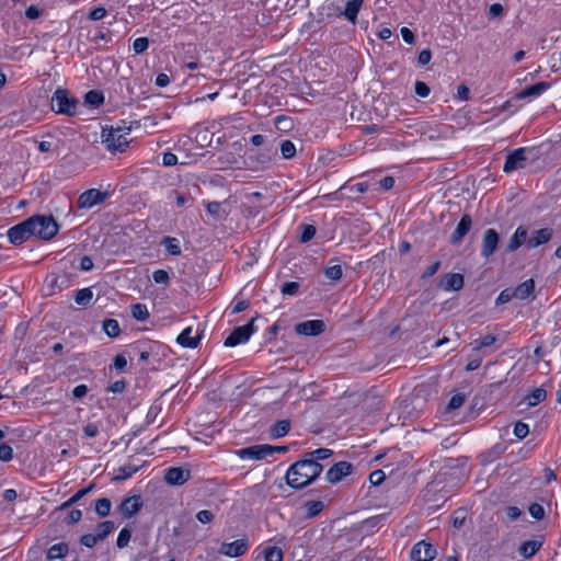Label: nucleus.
I'll return each instance as SVG.
<instances>
[{
	"label": "nucleus",
	"mask_w": 561,
	"mask_h": 561,
	"mask_svg": "<svg viewBox=\"0 0 561 561\" xmlns=\"http://www.w3.org/2000/svg\"><path fill=\"white\" fill-rule=\"evenodd\" d=\"M237 454L242 459L261 460L273 456L274 449L272 445L262 444L239 449Z\"/></svg>",
	"instance_id": "6e6552de"
},
{
	"label": "nucleus",
	"mask_w": 561,
	"mask_h": 561,
	"mask_svg": "<svg viewBox=\"0 0 561 561\" xmlns=\"http://www.w3.org/2000/svg\"><path fill=\"white\" fill-rule=\"evenodd\" d=\"M513 288L503 289L496 298V305H504L515 298Z\"/></svg>",
	"instance_id": "3c124183"
},
{
	"label": "nucleus",
	"mask_w": 561,
	"mask_h": 561,
	"mask_svg": "<svg viewBox=\"0 0 561 561\" xmlns=\"http://www.w3.org/2000/svg\"><path fill=\"white\" fill-rule=\"evenodd\" d=\"M410 557L413 561H432L436 557V549L422 540L413 546Z\"/></svg>",
	"instance_id": "9d476101"
},
{
	"label": "nucleus",
	"mask_w": 561,
	"mask_h": 561,
	"mask_svg": "<svg viewBox=\"0 0 561 561\" xmlns=\"http://www.w3.org/2000/svg\"><path fill=\"white\" fill-rule=\"evenodd\" d=\"M131 317L138 321H146L149 318V311L146 305L135 304L130 307Z\"/></svg>",
	"instance_id": "72a5a7b5"
},
{
	"label": "nucleus",
	"mask_w": 561,
	"mask_h": 561,
	"mask_svg": "<svg viewBox=\"0 0 561 561\" xmlns=\"http://www.w3.org/2000/svg\"><path fill=\"white\" fill-rule=\"evenodd\" d=\"M504 13V8L501 3H493L489 8V15L491 18H501Z\"/></svg>",
	"instance_id": "338daca9"
},
{
	"label": "nucleus",
	"mask_w": 561,
	"mask_h": 561,
	"mask_svg": "<svg viewBox=\"0 0 561 561\" xmlns=\"http://www.w3.org/2000/svg\"><path fill=\"white\" fill-rule=\"evenodd\" d=\"M103 330L110 337H116L121 333V328L115 319H106L103 322Z\"/></svg>",
	"instance_id": "4c0bfd02"
},
{
	"label": "nucleus",
	"mask_w": 561,
	"mask_h": 561,
	"mask_svg": "<svg viewBox=\"0 0 561 561\" xmlns=\"http://www.w3.org/2000/svg\"><path fill=\"white\" fill-rule=\"evenodd\" d=\"M414 91L421 98L428 96V94L431 92L430 87L425 82H423V81H416L415 82Z\"/></svg>",
	"instance_id": "13d9d810"
},
{
	"label": "nucleus",
	"mask_w": 561,
	"mask_h": 561,
	"mask_svg": "<svg viewBox=\"0 0 561 561\" xmlns=\"http://www.w3.org/2000/svg\"><path fill=\"white\" fill-rule=\"evenodd\" d=\"M264 561H283L284 552L279 547L267 546L261 552Z\"/></svg>",
	"instance_id": "bb28decb"
},
{
	"label": "nucleus",
	"mask_w": 561,
	"mask_h": 561,
	"mask_svg": "<svg viewBox=\"0 0 561 561\" xmlns=\"http://www.w3.org/2000/svg\"><path fill=\"white\" fill-rule=\"evenodd\" d=\"M190 470L171 467L165 470L164 480L170 485H182L190 479Z\"/></svg>",
	"instance_id": "f3484780"
},
{
	"label": "nucleus",
	"mask_w": 561,
	"mask_h": 561,
	"mask_svg": "<svg viewBox=\"0 0 561 561\" xmlns=\"http://www.w3.org/2000/svg\"><path fill=\"white\" fill-rule=\"evenodd\" d=\"M499 242L500 236L497 231L493 228L486 229L482 238L481 256L489 259L493 255L497 249Z\"/></svg>",
	"instance_id": "1a4fd4ad"
},
{
	"label": "nucleus",
	"mask_w": 561,
	"mask_h": 561,
	"mask_svg": "<svg viewBox=\"0 0 561 561\" xmlns=\"http://www.w3.org/2000/svg\"><path fill=\"white\" fill-rule=\"evenodd\" d=\"M111 501L106 497L100 499L95 502V512L100 517H106L111 512Z\"/></svg>",
	"instance_id": "ea45409f"
},
{
	"label": "nucleus",
	"mask_w": 561,
	"mask_h": 561,
	"mask_svg": "<svg viewBox=\"0 0 561 561\" xmlns=\"http://www.w3.org/2000/svg\"><path fill=\"white\" fill-rule=\"evenodd\" d=\"M280 153L284 159H291L296 156V147L293 141L284 140L280 146Z\"/></svg>",
	"instance_id": "37998d69"
},
{
	"label": "nucleus",
	"mask_w": 561,
	"mask_h": 561,
	"mask_svg": "<svg viewBox=\"0 0 561 561\" xmlns=\"http://www.w3.org/2000/svg\"><path fill=\"white\" fill-rule=\"evenodd\" d=\"M528 152L529 149L527 148H518L508 152L503 165V171L505 173H511L513 171L524 169L526 167Z\"/></svg>",
	"instance_id": "423d86ee"
},
{
	"label": "nucleus",
	"mask_w": 561,
	"mask_h": 561,
	"mask_svg": "<svg viewBox=\"0 0 561 561\" xmlns=\"http://www.w3.org/2000/svg\"><path fill=\"white\" fill-rule=\"evenodd\" d=\"M139 466L135 465H125L118 469V474L114 478L115 481H124L129 479L133 474H135L139 470Z\"/></svg>",
	"instance_id": "c9c22d12"
},
{
	"label": "nucleus",
	"mask_w": 561,
	"mask_h": 561,
	"mask_svg": "<svg viewBox=\"0 0 561 561\" xmlns=\"http://www.w3.org/2000/svg\"><path fill=\"white\" fill-rule=\"evenodd\" d=\"M101 139L105 147L112 151H124L128 146L126 134H123L121 128H103Z\"/></svg>",
	"instance_id": "20e7f679"
},
{
	"label": "nucleus",
	"mask_w": 561,
	"mask_h": 561,
	"mask_svg": "<svg viewBox=\"0 0 561 561\" xmlns=\"http://www.w3.org/2000/svg\"><path fill=\"white\" fill-rule=\"evenodd\" d=\"M432 59V51L426 48L420 51L417 62L420 66H426Z\"/></svg>",
	"instance_id": "e2e57ef3"
},
{
	"label": "nucleus",
	"mask_w": 561,
	"mask_h": 561,
	"mask_svg": "<svg viewBox=\"0 0 561 561\" xmlns=\"http://www.w3.org/2000/svg\"><path fill=\"white\" fill-rule=\"evenodd\" d=\"M472 226V219L469 215H463L458 222L455 231L450 236L451 244H457L461 241V239L470 231Z\"/></svg>",
	"instance_id": "6ab92c4d"
},
{
	"label": "nucleus",
	"mask_w": 561,
	"mask_h": 561,
	"mask_svg": "<svg viewBox=\"0 0 561 561\" xmlns=\"http://www.w3.org/2000/svg\"><path fill=\"white\" fill-rule=\"evenodd\" d=\"M528 511L529 514L537 520H540L545 517V508L538 503H533Z\"/></svg>",
	"instance_id": "864d4df0"
},
{
	"label": "nucleus",
	"mask_w": 561,
	"mask_h": 561,
	"mask_svg": "<svg viewBox=\"0 0 561 561\" xmlns=\"http://www.w3.org/2000/svg\"><path fill=\"white\" fill-rule=\"evenodd\" d=\"M325 329L322 320H308L296 324L295 331L300 335L317 336Z\"/></svg>",
	"instance_id": "4468645a"
},
{
	"label": "nucleus",
	"mask_w": 561,
	"mask_h": 561,
	"mask_svg": "<svg viewBox=\"0 0 561 561\" xmlns=\"http://www.w3.org/2000/svg\"><path fill=\"white\" fill-rule=\"evenodd\" d=\"M386 479V474L382 470H375L369 474V481L373 485H379Z\"/></svg>",
	"instance_id": "bf43d9fd"
},
{
	"label": "nucleus",
	"mask_w": 561,
	"mask_h": 561,
	"mask_svg": "<svg viewBox=\"0 0 561 561\" xmlns=\"http://www.w3.org/2000/svg\"><path fill=\"white\" fill-rule=\"evenodd\" d=\"M276 156V149L273 145L265 148L262 152H256L250 156L249 159L252 161L255 169H267L273 162V158Z\"/></svg>",
	"instance_id": "2eb2a0df"
},
{
	"label": "nucleus",
	"mask_w": 561,
	"mask_h": 561,
	"mask_svg": "<svg viewBox=\"0 0 561 561\" xmlns=\"http://www.w3.org/2000/svg\"><path fill=\"white\" fill-rule=\"evenodd\" d=\"M363 3H364V0L347 1L346 5H345V10L343 12V15L345 16V19L352 23H355Z\"/></svg>",
	"instance_id": "393cba45"
},
{
	"label": "nucleus",
	"mask_w": 561,
	"mask_h": 561,
	"mask_svg": "<svg viewBox=\"0 0 561 561\" xmlns=\"http://www.w3.org/2000/svg\"><path fill=\"white\" fill-rule=\"evenodd\" d=\"M107 196V192L90 188L79 195L77 204L80 209H90L95 205L102 204Z\"/></svg>",
	"instance_id": "0eeeda50"
},
{
	"label": "nucleus",
	"mask_w": 561,
	"mask_h": 561,
	"mask_svg": "<svg viewBox=\"0 0 561 561\" xmlns=\"http://www.w3.org/2000/svg\"><path fill=\"white\" fill-rule=\"evenodd\" d=\"M324 275L327 278L331 280H340L342 278L343 272L341 265H332L325 268Z\"/></svg>",
	"instance_id": "49530a36"
},
{
	"label": "nucleus",
	"mask_w": 561,
	"mask_h": 561,
	"mask_svg": "<svg viewBox=\"0 0 561 561\" xmlns=\"http://www.w3.org/2000/svg\"><path fill=\"white\" fill-rule=\"evenodd\" d=\"M299 287L300 286L297 282H287L283 284L280 293L283 295L294 296L298 293Z\"/></svg>",
	"instance_id": "8fccbe9b"
},
{
	"label": "nucleus",
	"mask_w": 561,
	"mask_h": 561,
	"mask_svg": "<svg viewBox=\"0 0 561 561\" xmlns=\"http://www.w3.org/2000/svg\"><path fill=\"white\" fill-rule=\"evenodd\" d=\"M324 507L322 501H309L305 504L306 516L312 518L320 514Z\"/></svg>",
	"instance_id": "58836bf2"
},
{
	"label": "nucleus",
	"mask_w": 561,
	"mask_h": 561,
	"mask_svg": "<svg viewBox=\"0 0 561 561\" xmlns=\"http://www.w3.org/2000/svg\"><path fill=\"white\" fill-rule=\"evenodd\" d=\"M7 234L9 241L13 244H21L24 241H26L30 237H34L33 233H31V228L28 227L26 220L10 228Z\"/></svg>",
	"instance_id": "ddd939ff"
},
{
	"label": "nucleus",
	"mask_w": 561,
	"mask_h": 561,
	"mask_svg": "<svg viewBox=\"0 0 561 561\" xmlns=\"http://www.w3.org/2000/svg\"><path fill=\"white\" fill-rule=\"evenodd\" d=\"M12 458H13L12 447L5 443L0 444V460L10 461Z\"/></svg>",
	"instance_id": "6e6d98bb"
},
{
	"label": "nucleus",
	"mask_w": 561,
	"mask_h": 561,
	"mask_svg": "<svg viewBox=\"0 0 561 561\" xmlns=\"http://www.w3.org/2000/svg\"><path fill=\"white\" fill-rule=\"evenodd\" d=\"M193 329L192 327L185 328L178 336L176 342L187 348H195L199 344L202 334L196 333L194 336L192 335Z\"/></svg>",
	"instance_id": "aec40b11"
},
{
	"label": "nucleus",
	"mask_w": 561,
	"mask_h": 561,
	"mask_svg": "<svg viewBox=\"0 0 561 561\" xmlns=\"http://www.w3.org/2000/svg\"><path fill=\"white\" fill-rule=\"evenodd\" d=\"M299 230L301 231L299 241L302 243L309 242L317 233V228L313 225L301 224Z\"/></svg>",
	"instance_id": "e433bc0d"
},
{
	"label": "nucleus",
	"mask_w": 561,
	"mask_h": 561,
	"mask_svg": "<svg viewBox=\"0 0 561 561\" xmlns=\"http://www.w3.org/2000/svg\"><path fill=\"white\" fill-rule=\"evenodd\" d=\"M59 277L55 274H50L45 279L44 290L45 295L53 296L61 290V286L58 284Z\"/></svg>",
	"instance_id": "c756f323"
},
{
	"label": "nucleus",
	"mask_w": 561,
	"mask_h": 561,
	"mask_svg": "<svg viewBox=\"0 0 561 561\" xmlns=\"http://www.w3.org/2000/svg\"><path fill=\"white\" fill-rule=\"evenodd\" d=\"M104 102V96L101 92L96 90H91L84 95V103L89 106L96 108Z\"/></svg>",
	"instance_id": "473e14b6"
},
{
	"label": "nucleus",
	"mask_w": 561,
	"mask_h": 561,
	"mask_svg": "<svg viewBox=\"0 0 561 561\" xmlns=\"http://www.w3.org/2000/svg\"><path fill=\"white\" fill-rule=\"evenodd\" d=\"M149 47V39L147 37H138L133 43V50L135 54H142Z\"/></svg>",
	"instance_id": "de8ad7c7"
},
{
	"label": "nucleus",
	"mask_w": 561,
	"mask_h": 561,
	"mask_svg": "<svg viewBox=\"0 0 561 561\" xmlns=\"http://www.w3.org/2000/svg\"><path fill=\"white\" fill-rule=\"evenodd\" d=\"M163 244H164L168 253H170L171 255H180L181 254V247H180L179 240L176 238L165 237L163 239Z\"/></svg>",
	"instance_id": "a19ab883"
},
{
	"label": "nucleus",
	"mask_w": 561,
	"mask_h": 561,
	"mask_svg": "<svg viewBox=\"0 0 561 561\" xmlns=\"http://www.w3.org/2000/svg\"><path fill=\"white\" fill-rule=\"evenodd\" d=\"M440 267V261H435L433 264H431L425 271L424 273L422 274V278H430L432 276H434L437 271L439 270Z\"/></svg>",
	"instance_id": "0e129e2a"
},
{
	"label": "nucleus",
	"mask_w": 561,
	"mask_h": 561,
	"mask_svg": "<svg viewBox=\"0 0 561 561\" xmlns=\"http://www.w3.org/2000/svg\"><path fill=\"white\" fill-rule=\"evenodd\" d=\"M552 233L553 231L551 228H541L536 230L534 234L527 240L528 248H537L547 243L552 238Z\"/></svg>",
	"instance_id": "412c9836"
},
{
	"label": "nucleus",
	"mask_w": 561,
	"mask_h": 561,
	"mask_svg": "<svg viewBox=\"0 0 561 561\" xmlns=\"http://www.w3.org/2000/svg\"><path fill=\"white\" fill-rule=\"evenodd\" d=\"M333 455V450L329 449V448H319V449H316L309 454H307V459L308 460H314L317 462H319V460H323V459H327L329 457H331Z\"/></svg>",
	"instance_id": "79ce46f5"
},
{
	"label": "nucleus",
	"mask_w": 561,
	"mask_h": 561,
	"mask_svg": "<svg viewBox=\"0 0 561 561\" xmlns=\"http://www.w3.org/2000/svg\"><path fill=\"white\" fill-rule=\"evenodd\" d=\"M496 341V336L492 334H486L478 340H476L472 345L474 351H479L483 347L491 346Z\"/></svg>",
	"instance_id": "c03bdc74"
},
{
	"label": "nucleus",
	"mask_w": 561,
	"mask_h": 561,
	"mask_svg": "<svg viewBox=\"0 0 561 561\" xmlns=\"http://www.w3.org/2000/svg\"><path fill=\"white\" fill-rule=\"evenodd\" d=\"M196 518L202 524H209L214 520L215 515L209 510H202V511L197 512Z\"/></svg>",
	"instance_id": "5fc2aeb1"
},
{
	"label": "nucleus",
	"mask_w": 561,
	"mask_h": 561,
	"mask_svg": "<svg viewBox=\"0 0 561 561\" xmlns=\"http://www.w3.org/2000/svg\"><path fill=\"white\" fill-rule=\"evenodd\" d=\"M323 470V466L314 460L302 459L289 467L286 481L293 489H302L314 481Z\"/></svg>",
	"instance_id": "f257e3e1"
},
{
	"label": "nucleus",
	"mask_w": 561,
	"mask_h": 561,
	"mask_svg": "<svg viewBox=\"0 0 561 561\" xmlns=\"http://www.w3.org/2000/svg\"><path fill=\"white\" fill-rule=\"evenodd\" d=\"M249 549L247 539H237L232 542H222L219 548V553L230 558L243 556Z\"/></svg>",
	"instance_id": "9b49d317"
},
{
	"label": "nucleus",
	"mask_w": 561,
	"mask_h": 561,
	"mask_svg": "<svg viewBox=\"0 0 561 561\" xmlns=\"http://www.w3.org/2000/svg\"><path fill=\"white\" fill-rule=\"evenodd\" d=\"M92 299H93V291L89 287L79 289L75 294V301L77 305H79L81 307L89 306L91 304Z\"/></svg>",
	"instance_id": "7c9ffc66"
},
{
	"label": "nucleus",
	"mask_w": 561,
	"mask_h": 561,
	"mask_svg": "<svg viewBox=\"0 0 561 561\" xmlns=\"http://www.w3.org/2000/svg\"><path fill=\"white\" fill-rule=\"evenodd\" d=\"M84 436L88 438H93L99 434V425L95 423H88L83 427Z\"/></svg>",
	"instance_id": "680f3d73"
},
{
	"label": "nucleus",
	"mask_w": 561,
	"mask_h": 561,
	"mask_svg": "<svg viewBox=\"0 0 561 561\" xmlns=\"http://www.w3.org/2000/svg\"><path fill=\"white\" fill-rule=\"evenodd\" d=\"M144 503L140 495L126 497L119 505V512L124 518H131L142 507Z\"/></svg>",
	"instance_id": "dca6fc26"
},
{
	"label": "nucleus",
	"mask_w": 561,
	"mask_h": 561,
	"mask_svg": "<svg viewBox=\"0 0 561 561\" xmlns=\"http://www.w3.org/2000/svg\"><path fill=\"white\" fill-rule=\"evenodd\" d=\"M549 87H550V84L547 82H538V83L527 87L524 90H522L520 92H518L516 94V99L522 100V99H526V98L539 96L545 91H547Z\"/></svg>",
	"instance_id": "5701e85b"
},
{
	"label": "nucleus",
	"mask_w": 561,
	"mask_h": 561,
	"mask_svg": "<svg viewBox=\"0 0 561 561\" xmlns=\"http://www.w3.org/2000/svg\"><path fill=\"white\" fill-rule=\"evenodd\" d=\"M353 465L347 461H340L333 465L325 474L328 482L335 484L340 482L344 477L352 473Z\"/></svg>",
	"instance_id": "f8f14e48"
},
{
	"label": "nucleus",
	"mask_w": 561,
	"mask_h": 561,
	"mask_svg": "<svg viewBox=\"0 0 561 561\" xmlns=\"http://www.w3.org/2000/svg\"><path fill=\"white\" fill-rule=\"evenodd\" d=\"M115 529V524L112 520H105L98 525L96 527V539L104 540L113 530Z\"/></svg>",
	"instance_id": "f704fd0d"
},
{
	"label": "nucleus",
	"mask_w": 561,
	"mask_h": 561,
	"mask_svg": "<svg viewBox=\"0 0 561 561\" xmlns=\"http://www.w3.org/2000/svg\"><path fill=\"white\" fill-rule=\"evenodd\" d=\"M99 541L100 540L96 539V535L92 534H85L80 538V543L88 548H93Z\"/></svg>",
	"instance_id": "052dcab7"
},
{
	"label": "nucleus",
	"mask_w": 561,
	"mask_h": 561,
	"mask_svg": "<svg viewBox=\"0 0 561 561\" xmlns=\"http://www.w3.org/2000/svg\"><path fill=\"white\" fill-rule=\"evenodd\" d=\"M131 538V529L129 527H124L117 537L116 546L119 549H123L128 546Z\"/></svg>",
	"instance_id": "a18cd8bd"
},
{
	"label": "nucleus",
	"mask_w": 561,
	"mask_h": 561,
	"mask_svg": "<svg viewBox=\"0 0 561 561\" xmlns=\"http://www.w3.org/2000/svg\"><path fill=\"white\" fill-rule=\"evenodd\" d=\"M465 400H466V396L462 394V393H456L454 394L448 404H447V409L449 411H453V410H456V409H459L463 403H465Z\"/></svg>",
	"instance_id": "09e8293b"
},
{
	"label": "nucleus",
	"mask_w": 561,
	"mask_h": 561,
	"mask_svg": "<svg viewBox=\"0 0 561 561\" xmlns=\"http://www.w3.org/2000/svg\"><path fill=\"white\" fill-rule=\"evenodd\" d=\"M152 279L157 283V284H168L169 283V273L164 270H156L153 273H152Z\"/></svg>",
	"instance_id": "4d7b16f0"
},
{
	"label": "nucleus",
	"mask_w": 561,
	"mask_h": 561,
	"mask_svg": "<svg viewBox=\"0 0 561 561\" xmlns=\"http://www.w3.org/2000/svg\"><path fill=\"white\" fill-rule=\"evenodd\" d=\"M256 318L257 317L252 318L250 322L244 325L234 328L225 340L224 345L226 347H233L248 342L251 335L255 332L254 321Z\"/></svg>",
	"instance_id": "39448f33"
},
{
	"label": "nucleus",
	"mask_w": 561,
	"mask_h": 561,
	"mask_svg": "<svg viewBox=\"0 0 561 561\" xmlns=\"http://www.w3.org/2000/svg\"><path fill=\"white\" fill-rule=\"evenodd\" d=\"M105 15H106V10L103 7H99V8L93 9L89 13V19L91 21H99V20H102Z\"/></svg>",
	"instance_id": "69168bd1"
},
{
	"label": "nucleus",
	"mask_w": 561,
	"mask_h": 561,
	"mask_svg": "<svg viewBox=\"0 0 561 561\" xmlns=\"http://www.w3.org/2000/svg\"><path fill=\"white\" fill-rule=\"evenodd\" d=\"M465 279L459 273H447L442 276L439 287L445 291L460 290L463 287Z\"/></svg>",
	"instance_id": "a211bd4d"
},
{
	"label": "nucleus",
	"mask_w": 561,
	"mask_h": 561,
	"mask_svg": "<svg viewBox=\"0 0 561 561\" xmlns=\"http://www.w3.org/2000/svg\"><path fill=\"white\" fill-rule=\"evenodd\" d=\"M290 430L289 420L277 421L270 430V434L273 438H279L288 434Z\"/></svg>",
	"instance_id": "cd10ccee"
},
{
	"label": "nucleus",
	"mask_w": 561,
	"mask_h": 561,
	"mask_svg": "<svg viewBox=\"0 0 561 561\" xmlns=\"http://www.w3.org/2000/svg\"><path fill=\"white\" fill-rule=\"evenodd\" d=\"M541 541L528 540L520 545L518 552L524 559H529L541 548Z\"/></svg>",
	"instance_id": "a878e982"
},
{
	"label": "nucleus",
	"mask_w": 561,
	"mask_h": 561,
	"mask_svg": "<svg viewBox=\"0 0 561 561\" xmlns=\"http://www.w3.org/2000/svg\"><path fill=\"white\" fill-rule=\"evenodd\" d=\"M68 545L65 542H59L53 545L48 551H47V559L48 560H55V559H62L68 553Z\"/></svg>",
	"instance_id": "c85d7f7f"
},
{
	"label": "nucleus",
	"mask_w": 561,
	"mask_h": 561,
	"mask_svg": "<svg viewBox=\"0 0 561 561\" xmlns=\"http://www.w3.org/2000/svg\"><path fill=\"white\" fill-rule=\"evenodd\" d=\"M547 398V392L543 388L534 389L527 397L526 402L529 407H535Z\"/></svg>",
	"instance_id": "2f4dec72"
},
{
	"label": "nucleus",
	"mask_w": 561,
	"mask_h": 561,
	"mask_svg": "<svg viewBox=\"0 0 561 561\" xmlns=\"http://www.w3.org/2000/svg\"><path fill=\"white\" fill-rule=\"evenodd\" d=\"M534 290H535V282H534V279L529 278V279L520 283L516 287H514L513 295L515 296L516 299L524 300V299H527L534 293Z\"/></svg>",
	"instance_id": "b1692460"
},
{
	"label": "nucleus",
	"mask_w": 561,
	"mask_h": 561,
	"mask_svg": "<svg viewBox=\"0 0 561 561\" xmlns=\"http://www.w3.org/2000/svg\"><path fill=\"white\" fill-rule=\"evenodd\" d=\"M79 101L66 89H57L51 96V110L57 114L75 116L78 114Z\"/></svg>",
	"instance_id": "7ed1b4c3"
},
{
	"label": "nucleus",
	"mask_w": 561,
	"mask_h": 561,
	"mask_svg": "<svg viewBox=\"0 0 561 561\" xmlns=\"http://www.w3.org/2000/svg\"><path fill=\"white\" fill-rule=\"evenodd\" d=\"M529 433V426L524 422H517L514 426V435L523 439L525 438Z\"/></svg>",
	"instance_id": "603ef678"
},
{
	"label": "nucleus",
	"mask_w": 561,
	"mask_h": 561,
	"mask_svg": "<svg viewBox=\"0 0 561 561\" xmlns=\"http://www.w3.org/2000/svg\"><path fill=\"white\" fill-rule=\"evenodd\" d=\"M528 232L524 227H518L507 244V252L516 251L522 244L527 243Z\"/></svg>",
	"instance_id": "4be33fe9"
},
{
	"label": "nucleus",
	"mask_w": 561,
	"mask_h": 561,
	"mask_svg": "<svg viewBox=\"0 0 561 561\" xmlns=\"http://www.w3.org/2000/svg\"><path fill=\"white\" fill-rule=\"evenodd\" d=\"M126 389V381L124 379L117 380L110 385L108 391L113 393H122Z\"/></svg>",
	"instance_id": "774afa93"
},
{
	"label": "nucleus",
	"mask_w": 561,
	"mask_h": 561,
	"mask_svg": "<svg viewBox=\"0 0 561 561\" xmlns=\"http://www.w3.org/2000/svg\"><path fill=\"white\" fill-rule=\"evenodd\" d=\"M26 221L31 228V233L42 240L53 239L59 230V226L53 216L35 215Z\"/></svg>",
	"instance_id": "f03ea898"
}]
</instances>
